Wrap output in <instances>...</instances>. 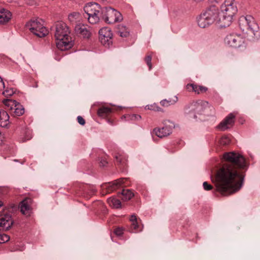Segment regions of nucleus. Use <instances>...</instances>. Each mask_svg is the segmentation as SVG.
Listing matches in <instances>:
<instances>
[{"label": "nucleus", "instance_id": "1", "mask_svg": "<svg viewBox=\"0 0 260 260\" xmlns=\"http://www.w3.org/2000/svg\"><path fill=\"white\" fill-rule=\"evenodd\" d=\"M223 162L217 170L215 180L216 190L224 196H229L239 191L242 187L244 175L240 170L246 167L245 158L235 152L223 154Z\"/></svg>", "mask_w": 260, "mask_h": 260}, {"label": "nucleus", "instance_id": "2", "mask_svg": "<svg viewBox=\"0 0 260 260\" xmlns=\"http://www.w3.org/2000/svg\"><path fill=\"white\" fill-rule=\"evenodd\" d=\"M70 33V29L67 24L63 22L56 23L54 36L56 46L60 50H67L73 46Z\"/></svg>", "mask_w": 260, "mask_h": 260}, {"label": "nucleus", "instance_id": "3", "mask_svg": "<svg viewBox=\"0 0 260 260\" xmlns=\"http://www.w3.org/2000/svg\"><path fill=\"white\" fill-rule=\"evenodd\" d=\"M189 112L194 118L201 116H210L215 113V109L208 102L198 100L193 101L189 105Z\"/></svg>", "mask_w": 260, "mask_h": 260}, {"label": "nucleus", "instance_id": "4", "mask_svg": "<svg viewBox=\"0 0 260 260\" xmlns=\"http://www.w3.org/2000/svg\"><path fill=\"white\" fill-rule=\"evenodd\" d=\"M221 23L218 9L212 6L202 12L198 18V23L201 28H206L214 23Z\"/></svg>", "mask_w": 260, "mask_h": 260}, {"label": "nucleus", "instance_id": "5", "mask_svg": "<svg viewBox=\"0 0 260 260\" xmlns=\"http://www.w3.org/2000/svg\"><path fill=\"white\" fill-rule=\"evenodd\" d=\"M219 16L221 18V25L229 26L233 17L237 12V8L234 0H225L220 8Z\"/></svg>", "mask_w": 260, "mask_h": 260}, {"label": "nucleus", "instance_id": "6", "mask_svg": "<svg viewBox=\"0 0 260 260\" xmlns=\"http://www.w3.org/2000/svg\"><path fill=\"white\" fill-rule=\"evenodd\" d=\"M41 21V20L38 19L31 20L26 24L30 31L40 38L44 37L48 33V30Z\"/></svg>", "mask_w": 260, "mask_h": 260}, {"label": "nucleus", "instance_id": "7", "mask_svg": "<svg viewBox=\"0 0 260 260\" xmlns=\"http://www.w3.org/2000/svg\"><path fill=\"white\" fill-rule=\"evenodd\" d=\"M103 18L109 24H113L122 20L121 13L111 7L105 8L103 10Z\"/></svg>", "mask_w": 260, "mask_h": 260}, {"label": "nucleus", "instance_id": "8", "mask_svg": "<svg viewBox=\"0 0 260 260\" xmlns=\"http://www.w3.org/2000/svg\"><path fill=\"white\" fill-rule=\"evenodd\" d=\"M224 42L227 45L234 48L244 47L246 49L245 39L241 35L232 34L226 36Z\"/></svg>", "mask_w": 260, "mask_h": 260}, {"label": "nucleus", "instance_id": "9", "mask_svg": "<svg viewBox=\"0 0 260 260\" xmlns=\"http://www.w3.org/2000/svg\"><path fill=\"white\" fill-rule=\"evenodd\" d=\"M3 103L9 108L11 114L14 117L22 115L24 113V108L19 103L15 100L5 99L3 100Z\"/></svg>", "mask_w": 260, "mask_h": 260}, {"label": "nucleus", "instance_id": "10", "mask_svg": "<svg viewBox=\"0 0 260 260\" xmlns=\"http://www.w3.org/2000/svg\"><path fill=\"white\" fill-rule=\"evenodd\" d=\"M99 40L106 47H109L112 44L113 34L111 30L108 27L101 28L99 31Z\"/></svg>", "mask_w": 260, "mask_h": 260}, {"label": "nucleus", "instance_id": "11", "mask_svg": "<svg viewBox=\"0 0 260 260\" xmlns=\"http://www.w3.org/2000/svg\"><path fill=\"white\" fill-rule=\"evenodd\" d=\"M74 30L77 36L84 39L89 40L91 37V29L87 25L83 23L77 24Z\"/></svg>", "mask_w": 260, "mask_h": 260}, {"label": "nucleus", "instance_id": "12", "mask_svg": "<svg viewBox=\"0 0 260 260\" xmlns=\"http://www.w3.org/2000/svg\"><path fill=\"white\" fill-rule=\"evenodd\" d=\"M175 127L174 123L170 121L166 122L165 125L162 128H155L153 133L159 138H164L171 134L172 129Z\"/></svg>", "mask_w": 260, "mask_h": 260}, {"label": "nucleus", "instance_id": "13", "mask_svg": "<svg viewBox=\"0 0 260 260\" xmlns=\"http://www.w3.org/2000/svg\"><path fill=\"white\" fill-rule=\"evenodd\" d=\"M235 115L234 113L229 114L217 126V128L221 131H224L231 128L235 123Z\"/></svg>", "mask_w": 260, "mask_h": 260}, {"label": "nucleus", "instance_id": "14", "mask_svg": "<svg viewBox=\"0 0 260 260\" xmlns=\"http://www.w3.org/2000/svg\"><path fill=\"white\" fill-rule=\"evenodd\" d=\"M32 200L29 198H26L21 202L19 208L21 213L26 215L29 216L32 212Z\"/></svg>", "mask_w": 260, "mask_h": 260}, {"label": "nucleus", "instance_id": "15", "mask_svg": "<svg viewBox=\"0 0 260 260\" xmlns=\"http://www.w3.org/2000/svg\"><path fill=\"white\" fill-rule=\"evenodd\" d=\"M13 223L11 216L9 214L1 215L0 217V230H8Z\"/></svg>", "mask_w": 260, "mask_h": 260}, {"label": "nucleus", "instance_id": "16", "mask_svg": "<svg viewBox=\"0 0 260 260\" xmlns=\"http://www.w3.org/2000/svg\"><path fill=\"white\" fill-rule=\"evenodd\" d=\"M186 89L189 92H193L195 94H200L206 93L208 88L204 86L199 85L196 84H188L186 86Z\"/></svg>", "mask_w": 260, "mask_h": 260}, {"label": "nucleus", "instance_id": "17", "mask_svg": "<svg viewBox=\"0 0 260 260\" xmlns=\"http://www.w3.org/2000/svg\"><path fill=\"white\" fill-rule=\"evenodd\" d=\"M103 10L104 9H102L96 3L88 4L84 7V11L87 15L100 13V11H103Z\"/></svg>", "mask_w": 260, "mask_h": 260}, {"label": "nucleus", "instance_id": "18", "mask_svg": "<svg viewBox=\"0 0 260 260\" xmlns=\"http://www.w3.org/2000/svg\"><path fill=\"white\" fill-rule=\"evenodd\" d=\"M12 18V14L8 10L0 7V24H5Z\"/></svg>", "mask_w": 260, "mask_h": 260}, {"label": "nucleus", "instance_id": "19", "mask_svg": "<svg viewBox=\"0 0 260 260\" xmlns=\"http://www.w3.org/2000/svg\"><path fill=\"white\" fill-rule=\"evenodd\" d=\"M9 115L4 110H0V125L3 127H7L9 123Z\"/></svg>", "mask_w": 260, "mask_h": 260}, {"label": "nucleus", "instance_id": "20", "mask_svg": "<svg viewBox=\"0 0 260 260\" xmlns=\"http://www.w3.org/2000/svg\"><path fill=\"white\" fill-rule=\"evenodd\" d=\"M103 11H100V13H95L87 15V19L88 22L92 24H96L100 21Z\"/></svg>", "mask_w": 260, "mask_h": 260}, {"label": "nucleus", "instance_id": "21", "mask_svg": "<svg viewBox=\"0 0 260 260\" xmlns=\"http://www.w3.org/2000/svg\"><path fill=\"white\" fill-rule=\"evenodd\" d=\"M248 18H249L248 19L249 22L248 23L247 29H250L253 32H257L259 27L254 19L250 15H248Z\"/></svg>", "mask_w": 260, "mask_h": 260}, {"label": "nucleus", "instance_id": "22", "mask_svg": "<svg viewBox=\"0 0 260 260\" xmlns=\"http://www.w3.org/2000/svg\"><path fill=\"white\" fill-rule=\"evenodd\" d=\"M178 101L177 96L169 98L168 100L164 99L160 101V104L163 107H168L176 103Z\"/></svg>", "mask_w": 260, "mask_h": 260}, {"label": "nucleus", "instance_id": "23", "mask_svg": "<svg viewBox=\"0 0 260 260\" xmlns=\"http://www.w3.org/2000/svg\"><path fill=\"white\" fill-rule=\"evenodd\" d=\"M117 32L121 37H127L129 34L128 28L123 24L118 25L117 27Z\"/></svg>", "mask_w": 260, "mask_h": 260}, {"label": "nucleus", "instance_id": "24", "mask_svg": "<svg viewBox=\"0 0 260 260\" xmlns=\"http://www.w3.org/2000/svg\"><path fill=\"white\" fill-rule=\"evenodd\" d=\"M129 220L132 222L131 228L135 230V232L142 231L141 229H139L140 225L138 224L137 218L135 215H131Z\"/></svg>", "mask_w": 260, "mask_h": 260}, {"label": "nucleus", "instance_id": "25", "mask_svg": "<svg viewBox=\"0 0 260 260\" xmlns=\"http://www.w3.org/2000/svg\"><path fill=\"white\" fill-rule=\"evenodd\" d=\"M248 19V15H247L246 16H242L239 19V26L243 30L247 29L248 23L249 22Z\"/></svg>", "mask_w": 260, "mask_h": 260}, {"label": "nucleus", "instance_id": "26", "mask_svg": "<svg viewBox=\"0 0 260 260\" xmlns=\"http://www.w3.org/2000/svg\"><path fill=\"white\" fill-rule=\"evenodd\" d=\"M107 202L109 205L114 208H121V203L120 201L114 198H110L107 200Z\"/></svg>", "mask_w": 260, "mask_h": 260}, {"label": "nucleus", "instance_id": "27", "mask_svg": "<svg viewBox=\"0 0 260 260\" xmlns=\"http://www.w3.org/2000/svg\"><path fill=\"white\" fill-rule=\"evenodd\" d=\"M121 194L122 196V200L125 201L129 200L134 196V193L130 189H123Z\"/></svg>", "mask_w": 260, "mask_h": 260}, {"label": "nucleus", "instance_id": "28", "mask_svg": "<svg viewBox=\"0 0 260 260\" xmlns=\"http://www.w3.org/2000/svg\"><path fill=\"white\" fill-rule=\"evenodd\" d=\"M81 18L80 14L78 12H73L71 13L68 16L69 20L71 23H76L79 21Z\"/></svg>", "mask_w": 260, "mask_h": 260}, {"label": "nucleus", "instance_id": "29", "mask_svg": "<svg viewBox=\"0 0 260 260\" xmlns=\"http://www.w3.org/2000/svg\"><path fill=\"white\" fill-rule=\"evenodd\" d=\"M112 112L111 108L108 107H102L98 111V115L100 117H105Z\"/></svg>", "mask_w": 260, "mask_h": 260}, {"label": "nucleus", "instance_id": "30", "mask_svg": "<svg viewBox=\"0 0 260 260\" xmlns=\"http://www.w3.org/2000/svg\"><path fill=\"white\" fill-rule=\"evenodd\" d=\"M145 109L150 110L154 111L162 112V109L160 108L156 104L153 103L152 104L148 105L146 106Z\"/></svg>", "mask_w": 260, "mask_h": 260}, {"label": "nucleus", "instance_id": "31", "mask_svg": "<svg viewBox=\"0 0 260 260\" xmlns=\"http://www.w3.org/2000/svg\"><path fill=\"white\" fill-rule=\"evenodd\" d=\"M124 178H120L116 180H115L111 186L112 187V190L116 189L117 187H118L120 185L123 183Z\"/></svg>", "mask_w": 260, "mask_h": 260}, {"label": "nucleus", "instance_id": "32", "mask_svg": "<svg viewBox=\"0 0 260 260\" xmlns=\"http://www.w3.org/2000/svg\"><path fill=\"white\" fill-rule=\"evenodd\" d=\"M115 158L117 162L121 164H125V161H126L125 157L120 154H117L115 155Z\"/></svg>", "mask_w": 260, "mask_h": 260}, {"label": "nucleus", "instance_id": "33", "mask_svg": "<svg viewBox=\"0 0 260 260\" xmlns=\"http://www.w3.org/2000/svg\"><path fill=\"white\" fill-rule=\"evenodd\" d=\"M219 143L222 145H226L230 143V139L228 136H224L221 138Z\"/></svg>", "mask_w": 260, "mask_h": 260}, {"label": "nucleus", "instance_id": "34", "mask_svg": "<svg viewBox=\"0 0 260 260\" xmlns=\"http://www.w3.org/2000/svg\"><path fill=\"white\" fill-rule=\"evenodd\" d=\"M151 59H152V55L148 54L146 55L145 58V61L146 62L147 64L149 67V69L150 70L152 69V65L151 63Z\"/></svg>", "mask_w": 260, "mask_h": 260}, {"label": "nucleus", "instance_id": "35", "mask_svg": "<svg viewBox=\"0 0 260 260\" xmlns=\"http://www.w3.org/2000/svg\"><path fill=\"white\" fill-rule=\"evenodd\" d=\"M10 237L6 234H0V243H5L8 241Z\"/></svg>", "mask_w": 260, "mask_h": 260}, {"label": "nucleus", "instance_id": "36", "mask_svg": "<svg viewBox=\"0 0 260 260\" xmlns=\"http://www.w3.org/2000/svg\"><path fill=\"white\" fill-rule=\"evenodd\" d=\"M203 186L205 190H210L213 189V186L208 184L207 182H204Z\"/></svg>", "mask_w": 260, "mask_h": 260}, {"label": "nucleus", "instance_id": "37", "mask_svg": "<svg viewBox=\"0 0 260 260\" xmlns=\"http://www.w3.org/2000/svg\"><path fill=\"white\" fill-rule=\"evenodd\" d=\"M3 93L5 96L8 97L14 94V91L12 89L6 90Z\"/></svg>", "mask_w": 260, "mask_h": 260}, {"label": "nucleus", "instance_id": "38", "mask_svg": "<svg viewBox=\"0 0 260 260\" xmlns=\"http://www.w3.org/2000/svg\"><path fill=\"white\" fill-rule=\"evenodd\" d=\"M114 233L118 236H120L123 233V229L121 228H117L114 230Z\"/></svg>", "mask_w": 260, "mask_h": 260}, {"label": "nucleus", "instance_id": "39", "mask_svg": "<svg viewBox=\"0 0 260 260\" xmlns=\"http://www.w3.org/2000/svg\"><path fill=\"white\" fill-rule=\"evenodd\" d=\"M78 122L79 123H80L81 125H84L85 123V120L80 116H78L77 117Z\"/></svg>", "mask_w": 260, "mask_h": 260}, {"label": "nucleus", "instance_id": "40", "mask_svg": "<svg viewBox=\"0 0 260 260\" xmlns=\"http://www.w3.org/2000/svg\"><path fill=\"white\" fill-rule=\"evenodd\" d=\"M101 167H105L107 164V161L105 159H101L100 162Z\"/></svg>", "mask_w": 260, "mask_h": 260}, {"label": "nucleus", "instance_id": "41", "mask_svg": "<svg viewBox=\"0 0 260 260\" xmlns=\"http://www.w3.org/2000/svg\"><path fill=\"white\" fill-rule=\"evenodd\" d=\"M1 81H0V90L5 87V84L4 82L3 81V80L2 78L1 77Z\"/></svg>", "mask_w": 260, "mask_h": 260}, {"label": "nucleus", "instance_id": "42", "mask_svg": "<svg viewBox=\"0 0 260 260\" xmlns=\"http://www.w3.org/2000/svg\"><path fill=\"white\" fill-rule=\"evenodd\" d=\"M204 0H194V2H197V3H200V2H202L203 1H204Z\"/></svg>", "mask_w": 260, "mask_h": 260}, {"label": "nucleus", "instance_id": "43", "mask_svg": "<svg viewBox=\"0 0 260 260\" xmlns=\"http://www.w3.org/2000/svg\"><path fill=\"white\" fill-rule=\"evenodd\" d=\"M3 205V202L1 201H0V207H2Z\"/></svg>", "mask_w": 260, "mask_h": 260}, {"label": "nucleus", "instance_id": "44", "mask_svg": "<svg viewBox=\"0 0 260 260\" xmlns=\"http://www.w3.org/2000/svg\"><path fill=\"white\" fill-rule=\"evenodd\" d=\"M102 1L104 2V1H105L106 0H102Z\"/></svg>", "mask_w": 260, "mask_h": 260}]
</instances>
